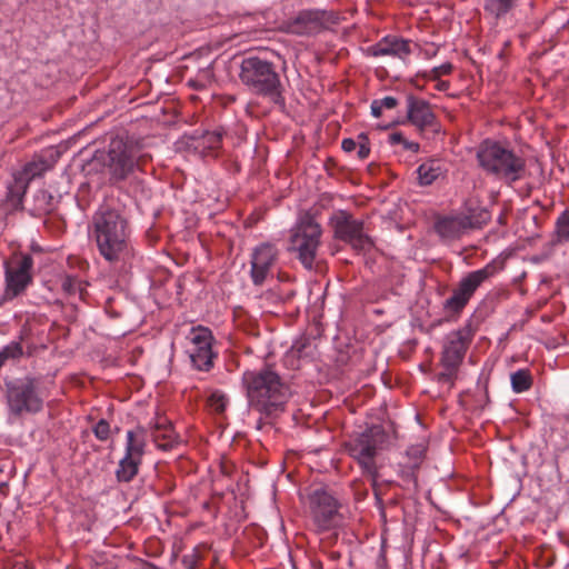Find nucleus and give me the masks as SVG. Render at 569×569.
<instances>
[{
	"mask_svg": "<svg viewBox=\"0 0 569 569\" xmlns=\"http://www.w3.org/2000/svg\"><path fill=\"white\" fill-rule=\"evenodd\" d=\"M93 237L99 253L110 263H126L133 256L130 227L124 211L102 204L92 217Z\"/></svg>",
	"mask_w": 569,
	"mask_h": 569,
	"instance_id": "1",
	"label": "nucleus"
},
{
	"mask_svg": "<svg viewBox=\"0 0 569 569\" xmlns=\"http://www.w3.org/2000/svg\"><path fill=\"white\" fill-rule=\"evenodd\" d=\"M138 151L121 138L111 139L107 151H99L94 161L102 164L113 184L124 183L128 193L136 199H148L151 190L139 163Z\"/></svg>",
	"mask_w": 569,
	"mask_h": 569,
	"instance_id": "2",
	"label": "nucleus"
},
{
	"mask_svg": "<svg viewBox=\"0 0 569 569\" xmlns=\"http://www.w3.org/2000/svg\"><path fill=\"white\" fill-rule=\"evenodd\" d=\"M243 383L249 406L266 418L282 412L291 396L290 387L276 371L269 368L246 372Z\"/></svg>",
	"mask_w": 569,
	"mask_h": 569,
	"instance_id": "3",
	"label": "nucleus"
},
{
	"mask_svg": "<svg viewBox=\"0 0 569 569\" xmlns=\"http://www.w3.org/2000/svg\"><path fill=\"white\" fill-rule=\"evenodd\" d=\"M479 166L489 174L508 184L523 178L526 160L512 149L490 139L483 140L477 149Z\"/></svg>",
	"mask_w": 569,
	"mask_h": 569,
	"instance_id": "4",
	"label": "nucleus"
},
{
	"mask_svg": "<svg viewBox=\"0 0 569 569\" xmlns=\"http://www.w3.org/2000/svg\"><path fill=\"white\" fill-rule=\"evenodd\" d=\"M239 78L252 93L284 107L283 87L272 62L254 56L246 57L240 63Z\"/></svg>",
	"mask_w": 569,
	"mask_h": 569,
	"instance_id": "5",
	"label": "nucleus"
},
{
	"mask_svg": "<svg viewBox=\"0 0 569 569\" xmlns=\"http://www.w3.org/2000/svg\"><path fill=\"white\" fill-rule=\"evenodd\" d=\"M388 441V435L379 425H372L352 435L345 443L348 455L358 462L363 473L377 476L376 457Z\"/></svg>",
	"mask_w": 569,
	"mask_h": 569,
	"instance_id": "6",
	"label": "nucleus"
},
{
	"mask_svg": "<svg viewBox=\"0 0 569 569\" xmlns=\"http://www.w3.org/2000/svg\"><path fill=\"white\" fill-rule=\"evenodd\" d=\"M40 379L24 376L6 382V403L9 417L34 415L43 408Z\"/></svg>",
	"mask_w": 569,
	"mask_h": 569,
	"instance_id": "7",
	"label": "nucleus"
},
{
	"mask_svg": "<svg viewBox=\"0 0 569 569\" xmlns=\"http://www.w3.org/2000/svg\"><path fill=\"white\" fill-rule=\"evenodd\" d=\"M322 230L310 213L302 214L291 229L288 250L296 254L301 264L311 270L320 247Z\"/></svg>",
	"mask_w": 569,
	"mask_h": 569,
	"instance_id": "8",
	"label": "nucleus"
},
{
	"mask_svg": "<svg viewBox=\"0 0 569 569\" xmlns=\"http://www.w3.org/2000/svg\"><path fill=\"white\" fill-rule=\"evenodd\" d=\"M489 220L490 213L487 209L467 203L461 213L439 218L435 230L443 240H456L470 230L482 228Z\"/></svg>",
	"mask_w": 569,
	"mask_h": 569,
	"instance_id": "9",
	"label": "nucleus"
},
{
	"mask_svg": "<svg viewBox=\"0 0 569 569\" xmlns=\"http://www.w3.org/2000/svg\"><path fill=\"white\" fill-rule=\"evenodd\" d=\"M329 224L335 239L349 244L358 253H367L375 247L365 222L346 210L335 211L329 218Z\"/></svg>",
	"mask_w": 569,
	"mask_h": 569,
	"instance_id": "10",
	"label": "nucleus"
},
{
	"mask_svg": "<svg viewBox=\"0 0 569 569\" xmlns=\"http://www.w3.org/2000/svg\"><path fill=\"white\" fill-rule=\"evenodd\" d=\"M498 271L497 264L492 261L483 268L469 272L453 289L451 297L443 302V309L459 313L469 302L477 289Z\"/></svg>",
	"mask_w": 569,
	"mask_h": 569,
	"instance_id": "11",
	"label": "nucleus"
},
{
	"mask_svg": "<svg viewBox=\"0 0 569 569\" xmlns=\"http://www.w3.org/2000/svg\"><path fill=\"white\" fill-rule=\"evenodd\" d=\"M309 503L313 522L319 530L327 531L340 525V503L328 490L315 489L309 495Z\"/></svg>",
	"mask_w": 569,
	"mask_h": 569,
	"instance_id": "12",
	"label": "nucleus"
},
{
	"mask_svg": "<svg viewBox=\"0 0 569 569\" xmlns=\"http://www.w3.org/2000/svg\"><path fill=\"white\" fill-rule=\"evenodd\" d=\"M33 258L23 254L12 263L4 262V300H12L23 293L32 283Z\"/></svg>",
	"mask_w": 569,
	"mask_h": 569,
	"instance_id": "13",
	"label": "nucleus"
},
{
	"mask_svg": "<svg viewBox=\"0 0 569 569\" xmlns=\"http://www.w3.org/2000/svg\"><path fill=\"white\" fill-rule=\"evenodd\" d=\"M472 337L473 330L470 325L449 332L445 338L442 347V366L458 369L465 359Z\"/></svg>",
	"mask_w": 569,
	"mask_h": 569,
	"instance_id": "14",
	"label": "nucleus"
},
{
	"mask_svg": "<svg viewBox=\"0 0 569 569\" xmlns=\"http://www.w3.org/2000/svg\"><path fill=\"white\" fill-rule=\"evenodd\" d=\"M407 118L422 134L430 133L435 138L443 132L430 103L412 94L407 97Z\"/></svg>",
	"mask_w": 569,
	"mask_h": 569,
	"instance_id": "15",
	"label": "nucleus"
},
{
	"mask_svg": "<svg viewBox=\"0 0 569 569\" xmlns=\"http://www.w3.org/2000/svg\"><path fill=\"white\" fill-rule=\"evenodd\" d=\"M278 257V250L270 243H261L251 253L250 277L254 286H261L272 276V267Z\"/></svg>",
	"mask_w": 569,
	"mask_h": 569,
	"instance_id": "16",
	"label": "nucleus"
},
{
	"mask_svg": "<svg viewBox=\"0 0 569 569\" xmlns=\"http://www.w3.org/2000/svg\"><path fill=\"white\" fill-rule=\"evenodd\" d=\"M229 137V132L223 127H218L213 130L199 131L196 130L190 139L192 147L201 156H217L222 146L224 138Z\"/></svg>",
	"mask_w": 569,
	"mask_h": 569,
	"instance_id": "17",
	"label": "nucleus"
},
{
	"mask_svg": "<svg viewBox=\"0 0 569 569\" xmlns=\"http://www.w3.org/2000/svg\"><path fill=\"white\" fill-rule=\"evenodd\" d=\"M60 156L61 152L58 148L50 147L34 156L30 162L26 163L18 176L29 183L34 178L40 177L46 171L50 170L56 164Z\"/></svg>",
	"mask_w": 569,
	"mask_h": 569,
	"instance_id": "18",
	"label": "nucleus"
},
{
	"mask_svg": "<svg viewBox=\"0 0 569 569\" xmlns=\"http://www.w3.org/2000/svg\"><path fill=\"white\" fill-rule=\"evenodd\" d=\"M367 52L372 57L391 56L405 59L411 53L410 41L397 36H386L376 44L368 47Z\"/></svg>",
	"mask_w": 569,
	"mask_h": 569,
	"instance_id": "19",
	"label": "nucleus"
},
{
	"mask_svg": "<svg viewBox=\"0 0 569 569\" xmlns=\"http://www.w3.org/2000/svg\"><path fill=\"white\" fill-rule=\"evenodd\" d=\"M151 436L158 448L162 450H171L179 442L178 435L167 420L157 421Z\"/></svg>",
	"mask_w": 569,
	"mask_h": 569,
	"instance_id": "20",
	"label": "nucleus"
},
{
	"mask_svg": "<svg viewBox=\"0 0 569 569\" xmlns=\"http://www.w3.org/2000/svg\"><path fill=\"white\" fill-rule=\"evenodd\" d=\"M147 445V431L143 427L128 430L126 435L124 455L142 460Z\"/></svg>",
	"mask_w": 569,
	"mask_h": 569,
	"instance_id": "21",
	"label": "nucleus"
},
{
	"mask_svg": "<svg viewBox=\"0 0 569 569\" xmlns=\"http://www.w3.org/2000/svg\"><path fill=\"white\" fill-rule=\"evenodd\" d=\"M312 343L307 337L296 339L291 348L286 352L284 361L291 368H298L299 360L312 357Z\"/></svg>",
	"mask_w": 569,
	"mask_h": 569,
	"instance_id": "22",
	"label": "nucleus"
},
{
	"mask_svg": "<svg viewBox=\"0 0 569 569\" xmlns=\"http://www.w3.org/2000/svg\"><path fill=\"white\" fill-rule=\"evenodd\" d=\"M446 168L438 159H430L422 162L418 169V180L421 186H429L446 173Z\"/></svg>",
	"mask_w": 569,
	"mask_h": 569,
	"instance_id": "23",
	"label": "nucleus"
},
{
	"mask_svg": "<svg viewBox=\"0 0 569 569\" xmlns=\"http://www.w3.org/2000/svg\"><path fill=\"white\" fill-rule=\"evenodd\" d=\"M188 353L194 369L209 371L213 367L216 355L212 351V347L191 346Z\"/></svg>",
	"mask_w": 569,
	"mask_h": 569,
	"instance_id": "24",
	"label": "nucleus"
},
{
	"mask_svg": "<svg viewBox=\"0 0 569 569\" xmlns=\"http://www.w3.org/2000/svg\"><path fill=\"white\" fill-rule=\"evenodd\" d=\"M520 0H483V10L495 19H502L510 14Z\"/></svg>",
	"mask_w": 569,
	"mask_h": 569,
	"instance_id": "25",
	"label": "nucleus"
},
{
	"mask_svg": "<svg viewBox=\"0 0 569 569\" xmlns=\"http://www.w3.org/2000/svg\"><path fill=\"white\" fill-rule=\"evenodd\" d=\"M142 460L123 455L116 470V478L119 482H130L139 471Z\"/></svg>",
	"mask_w": 569,
	"mask_h": 569,
	"instance_id": "26",
	"label": "nucleus"
},
{
	"mask_svg": "<svg viewBox=\"0 0 569 569\" xmlns=\"http://www.w3.org/2000/svg\"><path fill=\"white\" fill-rule=\"evenodd\" d=\"M553 242L556 244L569 242V207L556 220Z\"/></svg>",
	"mask_w": 569,
	"mask_h": 569,
	"instance_id": "27",
	"label": "nucleus"
},
{
	"mask_svg": "<svg viewBox=\"0 0 569 569\" xmlns=\"http://www.w3.org/2000/svg\"><path fill=\"white\" fill-rule=\"evenodd\" d=\"M28 182L22 180L20 176L14 177V183L9 187L8 200L14 209H19L22 206V199L26 193Z\"/></svg>",
	"mask_w": 569,
	"mask_h": 569,
	"instance_id": "28",
	"label": "nucleus"
},
{
	"mask_svg": "<svg viewBox=\"0 0 569 569\" xmlns=\"http://www.w3.org/2000/svg\"><path fill=\"white\" fill-rule=\"evenodd\" d=\"M187 339L190 341L191 346L212 347L213 342L211 330L202 326L192 327Z\"/></svg>",
	"mask_w": 569,
	"mask_h": 569,
	"instance_id": "29",
	"label": "nucleus"
},
{
	"mask_svg": "<svg viewBox=\"0 0 569 569\" xmlns=\"http://www.w3.org/2000/svg\"><path fill=\"white\" fill-rule=\"evenodd\" d=\"M511 388L516 393L529 390L532 386V377L527 369H519L510 376Z\"/></svg>",
	"mask_w": 569,
	"mask_h": 569,
	"instance_id": "30",
	"label": "nucleus"
},
{
	"mask_svg": "<svg viewBox=\"0 0 569 569\" xmlns=\"http://www.w3.org/2000/svg\"><path fill=\"white\" fill-rule=\"evenodd\" d=\"M61 289L68 297H78L79 299H83L86 284L78 277L66 276L61 280Z\"/></svg>",
	"mask_w": 569,
	"mask_h": 569,
	"instance_id": "31",
	"label": "nucleus"
},
{
	"mask_svg": "<svg viewBox=\"0 0 569 569\" xmlns=\"http://www.w3.org/2000/svg\"><path fill=\"white\" fill-rule=\"evenodd\" d=\"M323 14L325 12L319 10H305L298 14L296 21L297 23L305 24L306 29L311 31L321 24Z\"/></svg>",
	"mask_w": 569,
	"mask_h": 569,
	"instance_id": "32",
	"label": "nucleus"
},
{
	"mask_svg": "<svg viewBox=\"0 0 569 569\" xmlns=\"http://www.w3.org/2000/svg\"><path fill=\"white\" fill-rule=\"evenodd\" d=\"M22 356V347L18 341H11L0 350V369L10 359H18Z\"/></svg>",
	"mask_w": 569,
	"mask_h": 569,
	"instance_id": "33",
	"label": "nucleus"
},
{
	"mask_svg": "<svg viewBox=\"0 0 569 569\" xmlns=\"http://www.w3.org/2000/svg\"><path fill=\"white\" fill-rule=\"evenodd\" d=\"M37 202V209L42 212H49L52 210L53 197L46 190H39L34 196Z\"/></svg>",
	"mask_w": 569,
	"mask_h": 569,
	"instance_id": "34",
	"label": "nucleus"
},
{
	"mask_svg": "<svg viewBox=\"0 0 569 569\" xmlns=\"http://www.w3.org/2000/svg\"><path fill=\"white\" fill-rule=\"evenodd\" d=\"M92 431L98 440L107 441L111 432L110 423L106 419H100L92 428Z\"/></svg>",
	"mask_w": 569,
	"mask_h": 569,
	"instance_id": "35",
	"label": "nucleus"
},
{
	"mask_svg": "<svg viewBox=\"0 0 569 569\" xmlns=\"http://www.w3.org/2000/svg\"><path fill=\"white\" fill-rule=\"evenodd\" d=\"M228 403V399L223 393L213 392L209 398V406L211 409L218 413L224 411Z\"/></svg>",
	"mask_w": 569,
	"mask_h": 569,
	"instance_id": "36",
	"label": "nucleus"
},
{
	"mask_svg": "<svg viewBox=\"0 0 569 569\" xmlns=\"http://www.w3.org/2000/svg\"><path fill=\"white\" fill-rule=\"evenodd\" d=\"M425 449L422 446H412L407 450V456L413 459L412 467H418L422 461Z\"/></svg>",
	"mask_w": 569,
	"mask_h": 569,
	"instance_id": "37",
	"label": "nucleus"
},
{
	"mask_svg": "<svg viewBox=\"0 0 569 569\" xmlns=\"http://www.w3.org/2000/svg\"><path fill=\"white\" fill-rule=\"evenodd\" d=\"M452 71V64L450 62H445L438 67L432 68L431 78L438 79L442 74H449Z\"/></svg>",
	"mask_w": 569,
	"mask_h": 569,
	"instance_id": "38",
	"label": "nucleus"
},
{
	"mask_svg": "<svg viewBox=\"0 0 569 569\" xmlns=\"http://www.w3.org/2000/svg\"><path fill=\"white\" fill-rule=\"evenodd\" d=\"M443 368H445V370L437 376L438 382L452 383V380H453L458 369H451L450 367H443Z\"/></svg>",
	"mask_w": 569,
	"mask_h": 569,
	"instance_id": "39",
	"label": "nucleus"
},
{
	"mask_svg": "<svg viewBox=\"0 0 569 569\" xmlns=\"http://www.w3.org/2000/svg\"><path fill=\"white\" fill-rule=\"evenodd\" d=\"M378 101V103L380 104V107L383 109H388V110H391L393 108H396L398 106V99H396L395 97H385L382 99H376Z\"/></svg>",
	"mask_w": 569,
	"mask_h": 569,
	"instance_id": "40",
	"label": "nucleus"
},
{
	"mask_svg": "<svg viewBox=\"0 0 569 569\" xmlns=\"http://www.w3.org/2000/svg\"><path fill=\"white\" fill-rule=\"evenodd\" d=\"M341 148L345 152H352L357 149V143L355 139L346 138L341 142Z\"/></svg>",
	"mask_w": 569,
	"mask_h": 569,
	"instance_id": "41",
	"label": "nucleus"
},
{
	"mask_svg": "<svg viewBox=\"0 0 569 569\" xmlns=\"http://www.w3.org/2000/svg\"><path fill=\"white\" fill-rule=\"evenodd\" d=\"M182 563L187 569H194L197 565V559L194 555H186L182 558Z\"/></svg>",
	"mask_w": 569,
	"mask_h": 569,
	"instance_id": "42",
	"label": "nucleus"
},
{
	"mask_svg": "<svg viewBox=\"0 0 569 569\" xmlns=\"http://www.w3.org/2000/svg\"><path fill=\"white\" fill-rule=\"evenodd\" d=\"M405 141V137L401 132H392L390 136H389V143L390 144H402Z\"/></svg>",
	"mask_w": 569,
	"mask_h": 569,
	"instance_id": "43",
	"label": "nucleus"
},
{
	"mask_svg": "<svg viewBox=\"0 0 569 569\" xmlns=\"http://www.w3.org/2000/svg\"><path fill=\"white\" fill-rule=\"evenodd\" d=\"M369 153H370V146H365V144L357 146V154H358L359 159H361V160L367 159Z\"/></svg>",
	"mask_w": 569,
	"mask_h": 569,
	"instance_id": "44",
	"label": "nucleus"
},
{
	"mask_svg": "<svg viewBox=\"0 0 569 569\" xmlns=\"http://www.w3.org/2000/svg\"><path fill=\"white\" fill-rule=\"evenodd\" d=\"M402 146H403L405 150H408V151H411V152H415V153L418 152L419 149H420V146H419L418 142L409 141L406 138H405V141H403Z\"/></svg>",
	"mask_w": 569,
	"mask_h": 569,
	"instance_id": "45",
	"label": "nucleus"
},
{
	"mask_svg": "<svg viewBox=\"0 0 569 569\" xmlns=\"http://www.w3.org/2000/svg\"><path fill=\"white\" fill-rule=\"evenodd\" d=\"M370 110H371V114L375 118H379L382 113V108L380 107V104L378 103V101L376 99L371 102Z\"/></svg>",
	"mask_w": 569,
	"mask_h": 569,
	"instance_id": "46",
	"label": "nucleus"
},
{
	"mask_svg": "<svg viewBox=\"0 0 569 569\" xmlns=\"http://www.w3.org/2000/svg\"><path fill=\"white\" fill-rule=\"evenodd\" d=\"M356 143H357V146H361V144L369 146V138H368V134H367V133H365V132L359 133V134L357 136Z\"/></svg>",
	"mask_w": 569,
	"mask_h": 569,
	"instance_id": "47",
	"label": "nucleus"
},
{
	"mask_svg": "<svg viewBox=\"0 0 569 569\" xmlns=\"http://www.w3.org/2000/svg\"><path fill=\"white\" fill-rule=\"evenodd\" d=\"M437 87L439 90H446L449 87V82L440 81Z\"/></svg>",
	"mask_w": 569,
	"mask_h": 569,
	"instance_id": "48",
	"label": "nucleus"
},
{
	"mask_svg": "<svg viewBox=\"0 0 569 569\" xmlns=\"http://www.w3.org/2000/svg\"><path fill=\"white\" fill-rule=\"evenodd\" d=\"M262 426H263V419L260 418L258 421H257V429H262Z\"/></svg>",
	"mask_w": 569,
	"mask_h": 569,
	"instance_id": "49",
	"label": "nucleus"
},
{
	"mask_svg": "<svg viewBox=\"0 0 569 569\" xmlns=\"http://www.w3.org/2000/svg\"><path fill=\"white\" fill-rule=\"evenodd\" d=\"M565 417H566V419H569V415L568 413H566Z\"/></svg>",
	"mask_w": 569,
	"mask_h": 569,
	"instance_id": "50",
	"label": "nucleus"
}]
</instances>
